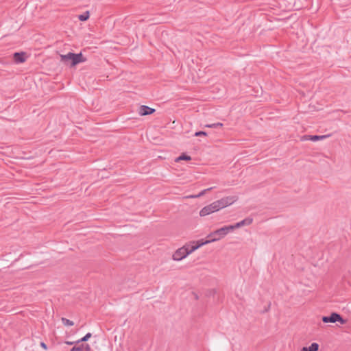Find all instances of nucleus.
Here are the masks:
<instances>
[{
  "label": "nucleus",
  "mask_w": 351,
  "mask_h": 351,
  "mask_svg": "<svg viewBox=\"0 0 351 351\" xmlns=\"http://www.w3.org/2000/svg\"><path fill=\"white\" fill-rule=\"evenodd\" d=\"M60 61L65 65H69L71 68L87 60L82 52L75 53L70 51L66 54H60Z\"/></svg>",
  "instance_id": "obj_1"
},
{
  "label": "nucleus",
  "mask_w": 351,
  "mask_h": 351,
  "mask_svg": "<svg viewBox=\"0 0 351 351\" xmlns=\"http://www.w3.org/2000/svg\"><path fill=\"white\" fill-rule=\"evenodd\" d=\"M322 320L324 323H335L339 322L341 324H346L348 320L343 318L339 313L332 312L330 315L323 316Z\"/></svg>",
  "instance_id": "obj_2"
},
{
  "label": "nucleus",
  "mask_w": 351,
  "mask_h": 351,
  "mask_svg": "<svg viewBox=\"0 0 351 351\" xmlns=\"http://www.w3.org/2000/svg\"><path fill=\"white\" fill-rule=\"evenodd\" d=\"M220 210V208L218 206L217 201L213 202L210 204L204 206L199 211V215L201 217H204L208 215L213 213L217 212Z\"/></svg>",
  "instance_id": "obj_3"
},
{
  "label": "nucleus",
  "mask_w": 351,
  "mask_h": 351,
  "mask_svg": "<svg viewBox=\"0 0 351 351\" xmlns=\"http://www.w3.org/2000/svg\"><path fill=\"white\" fill-rule=\"evenodd\" d=\"M237 199H238L237 196H235V195L227 196V197H223L219 200H217V202L218 206L220 208V209H222L223 208H226V207L232 204Z\"/></svg>",
  "instance_id": "obj_4"
},
{
  "label": "nucleus",
  "mask_w": 351,
  "mask_h": 351,
  "mask_svg": "<svg viewBox=\"0 0 351 351\" xmlns=\"http://www.w3.org/2000/svg\"><path fill=\"white\" fill-rule=\"evenodd\" d=\"M187 246H182L178 249L174 254H173V259L174 261H181L183 258H186L189 255V252H186Z\"/></svg>",
  "instance_id": "obj_5"
},
{
  "label": "nucleus",
  "mask_w": 351,
  "mask_h": 351,
  "mask_svg": "<svg viewBox=\"0 0 351 351\" xmlns=\"http://www.w3.org/2000/svg\"><path fill=\"white\" fill-rule=\"evenodd\" d=\"M218 241V239L211 238L210 239H199L198 241H192L193 245V250H197L202 246Z\"/></svg>",
  "instance_id": "obj_6"
},
{
  "label": "nucleus",
  "mask_w": 351,
  "mask_h": 351,
  "mask_svg": "<svg viewBox=\"0 0 351 351\" xmlns=\"http://www.w3.org/2000/svg\"><path fill=\"white\" fill-rule=\"evenodd\" d=\"M27 58L26 52L20 51L13 53V60L16 64L23 63L26 61Z\"/></svg>",
  "instance_id": "obj_7"
},
{
  "label": "nucleus",
  "mask_w": 351,
  "mask_h": 351,
  "mask_svg": "<svg viewBox=\"0 0 351 351\" xmlns=\"http://www.w3.org/2000/svg\"><path fill=\"white\" fill-rule=\"evenodd\" d=\"M156 110L154 108H150L145 105H142L139 107L138 114L141 116H147L153 114Z\"/></svg>",
  "instance_id": "obj_8"
},
{
  "label": "nucleus",
  "mask_w": 351,
  "mask_h": 351,
  "mask_svg": "<svg viewBox=\"0 0 351 351\" xmlns=\"http://www.w3.org/2000/svg\"><path fill=\"white\" fill-rule=\"evenodd\" d=\"M69 351H91V348L88 343H82L75 345Z\"/></svg>",
  "instance_id": "obj_9"
},
{
  "label": "nucleus",
  "mask_w": 351,
  "mask_h": 351,
  "mask_svg": "<svg viewBox=\"0 0 351 351\" xmlns=\"http://www.w3.org/2000/svg\"><path fill=\"white\" fill-rule=\"evenodd\" d=\"M330 136V134H327V135H306V136H304V138L305 139H306V140H309V141L315 142V141H320V140L325 139V138H328Z\"/></svg>",
  "instance_id": "obj_10"
},
{
  "label": "nucleus",
  "mask_w": 351,
  "mask_h": 351,
  "mask_svg": "<svg viewBox=\"0 0 351 351\" xmlns=\"http://www.w3.org/2000/svg\"><path fill=\"white\" fill-rule=\"evenodd\" d=\"M212 234H217L218 240L224 237L226 235H227L226 232V228H224V227H222L221 228H219L213 232H212Z\"/></svg>",
  "instance_id": "obj_11"
},
{
  "label": "nucleus",
  "mask_w": 351,
  "mask_h": 351,
  "mask_svg": "<svg viewBox=\"0 0 351 351\" xmlns=\"http://www.w3.org/2000/svg\"><path fill=\"white\" fill-rule=\"evenodd\" d=\"M319 344L317 343H312L308 347H303L301 351H318Z\"/></svg>",
  "instance_id": "obj_12"
},
{
  "label": "nucleus",
  "mask_w": 351,
  "mask_h": 351,
  "mask_svg": "<svg viewBox=\"0 0 351 351\" xmlns=\"http://www.w3.org/2000/svg\"><path fill=\"white\" fill-rule=\"evenodd\" d=\"M191 160V157L186 154V153H182L181 154V155L180 156H178L176 160L175 161L178 162H180V160H186V161H189Z\"/></svg>",
  "instance_id": "obj_13"
},
{
  "label": "nucleus",
  "mask_w": 351,
  "mask_h": 351,
  "mask_svg": "<svg viewBox=\"0 0 351 351\" xmlns=\"http://www.w3.org/2000/svg\"><path fill=\"white\" fill-rule=\"evenodd\" d=\"M90 17L89 11H86L84 13L78 15L77 18L80 21H86Z\"/></svg>",
  "instance_id": "obj_14"
},
{
  "label": "nucleus",
  "mask_w": 351,
  "mask_h": 351,
  "mask_svg": "<svg viewBox=\"0 0 351 351\" xmlns=\"http://www.w3.org/2000/svg\"><path fill=\"white\" fill-rule=\"evenodd\" d=\"M240 222L241 226H249L253 222V219L252 217H246L245 219L241 220Z\"/></svg>",
  "instance_id": "obj_15"
},
{
  "label": "nucleus",
  "mask_w": 351,
  "mask_h": 351,
  "mask_svg": "<svg viewBox=\"0 0 351 351\" xmlns=\"http://www.w3.org/2000/svg\"><path fill=\"white\" fill-rule=\"evenodd\" d=\"M92 337V334L90 332L86 333L83 337L76 341V343H80L82 342L87 341Z\"/></svg>",
  "instance_id": "obj_16"
},
{
  "label": "nucleus",
  "mask_w": 351,
  "mask_h": 351,
  "mask_svg": "<svg viewBox=\"0 0 351 351\" xmlns=\"http://www.w3.org/2000/svg\"><path fill=\"white\" fill-rule=\"evenodd\" d=\"M223 123L220 122L212 123V124H206L204 125L205 128H219L223 127Z\"/></svg>",
  "instance_id": "obj_17"
},
{
  "label": "nucleus",
  "mask_w": 351,
  "mask_h": 351,
  "mask_svg": "<svg viewBox=\"0 0 351 351\" xmlns=\"http://www.w3.org/2000/svg\"><path fill=\"white\" fill-rule=\"evenodd\" d=\"M61 321L64 326H71L74 325V322L73 321L65 317H62Z\"/></svg>",
  "instance_id": "obj_18"
},
{
  "label": "nucleus",
  "mask_w": 351,
  "mask_h": 351,
  "mask_svg": "<svg viewBox=\"0 0 351 351\" xmlns=\"http://www.w3.org/2000/svg\"><path fill=\"white\" fill-rule=\"evenodd\" d=\"M193 243L192 241L189 242V243H187L184 245V246H187V250L186 252H189V255L190 254H191L192 252H193L194 251H195L196 250H193Z\"/></svg>",
  "instance_id": "obj_19"
},
{
  "label": "nucleus",
  "mask_w": 351,
  "mask_h": 351,
  "mask_svg": "<svg viewBox=\"0 0 351 351\" xmlns=\"http://www.w3.org/2000/svg\"><path fill=\"white\" fill-rule=\"evenodd\" d=\"M215 188V186H213V187H210L206 189L202 190L201 192H199L198 194H197V196H199V197H200L203 196L204 195H205L208 191H210L211 190H213Z\"/></svg>",
  "instance_id": "obj_20"
},
{
  "label": "nucleus",
  "mask_w": 351,
  "mask_h": 351,
  "mask_svg": "<svg viewBox=\"0 0 351 351\" xmlns=\"http://www.w3.org/2000/svg\"><path fill=\"white\" fill-rule=\"evenodd\" d=\"M207 132L205 131H197L194 134L195 136H207Z\"/></svg>",
  "instance_id": "obj_21"
},
{
  "label": "nucleus",
  "mask_w": 351,
  "mask_h": 351,
  "mask_svg": "<svg viewBox=\"0 0 351 351\" xmlns=\"http://www.w3.org/2000/svg\"><path fill=\"white\" fill-rule=\"evenodd\" d=\"M223 227H224V228H226L227 234H228L230 232L233 231L234 230L233 224L229 225V226H225Z\"/></svg>",
  "instance_id": "obj_22"
},
{
  "label": "nucleus",
  "mask_w": 351,
  "mask_h": 351,
  "mask_svg": "<svg viewBox=\"0 0 351 351\" xmlns=\"http://www.w3.org/2000/svg\"><path fill=\"white\" fill-rule=\"evenodd\" d=\"M67 345H70V346H72V345H77V343H76V341H66L64 342Z\"/></svg>",
  "instance_id": "obj_23"
},
{
  "label": "nucleus",
  "mask_w": 351,
  "mask_h": 351,
  "mask_svg": "<svg viewBox=\"0 0 351 351\" xmlns=\"http://www.w3.org/2000/svg\"><path fill=\"white\" fill-rule=\"evenodd\" d=\"M207 238L208 239H210L211 238H217V234H212V232H210L208 236H207Z\"/></svg>",
  "instance_id": "obj_24"
},
{
  "label": "nucleus",
  "mask_w": 351,
  "mask_h": 351,
  "mask_svg": "<svg viewBox=\"0 0 351 351\" xmlns=\"http://www.w3.org/2000/svg\"><path fill=\"white\" fill-rule=\"evenodd\" d=\"M233 226H234V230L241 227L240 225V222H237V223L233 224Z\"/></svg>",
  "instance_id": "obj_25"
},
{
  "label": "nucleus",
  "mask_w": 351,
  "mask_h": 351,
  "mask_svg": "<svg viewBox=\"0 0 351 351\" xmlns=\"http://www.w3.org/2000/svg\"><path fill=\"white\" fill-rule=\"evenodd\" d=\"M40 346L44 348L45 350H47V345L44 343V342H41L40 343Z\"/></svg>",
  "instance_id": "obj_26"
},
{
  "label": "nucleus",
  "mask_w": 351,
  "mask_h": 351,
  "mask_svg": "<svg viewBox=\"0 0 351 351\" xmlns=\"http://www.w3.org/2000/svg\"><path fill=\"white\" fill-rule=\"evenodd\" d=\"M187 197H189V198H198V197H199V196H197V195H192L188 196Z\"/></svg>",
  "instance_id": "obj_27"
},
{
  "label": "nucleus",
  "mask_w": 351,
  "mask_h": 351,
  "mask_svg": "<svg viewBox=\"0 0 351 351\" xmlns=\"http://www.w3.org/2000/svg\"><path fill=\"white\" fill-rule=\"evenodd\" d=\"M194 295H195V298L196 300H198V298H199L198 295L196 293H194Z\"/></svg>",
  "instance_id": "obj_28"
}]
</instances>
